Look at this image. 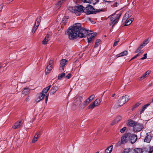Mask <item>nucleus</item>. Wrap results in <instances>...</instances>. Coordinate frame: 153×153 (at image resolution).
<instances>
[{
    "label": "nucleus",
    "instance_id": "obj_1",
    "mask_svg": "<svg viewBox=\"0 0 153 153\" xmlns=\"http://www.w3.org/2000/svg\"><path fill=\"white\" fill-rule=\"evenodd\" d=\"M85 32V33L89 34L88 33L90 32L89 30H86L84 28L81 27V24L80 23L75 24L71 27H70L67 31V35L69 36L70 39H74L76 38L77 33L79 31Z\"/></svg>",
    "mask_w": 153,
    "mask_h": 153
},
{
    "label": "nucleus",
    "instance_id": "obj_2",
    "mask_svg": "<svg viewBox=\"0 0 153 153\" xmlns=\"http://www.w3.org/2000/svg\"><path fill=\"white\" fill-rule=\"evenodd\" d=\"M85 13L87 15L96 14V12H99L103 11L102 9H96L95 11L94 7L90 5H88L85 8Z\"/></svg>",
    "mask_w": 153,
    "mask_h": 153
},
{
    "label": "nucleus",
    "instance_id": "obj_3",
    "mask_svg": "<svg viewBox=\"0 0 153 153\" xmlns=\"http://www.w3.org/2000/svg\"><path fill=\"white\" fill-rule=\"evenodd\" d=\"M46 93L42 91L41 93H39L37 94L36 96V98L35 99V101L37 102H38L43 99L44 97L46 96L45 102L47 103L48 99V94L46 96Z\"/></svg>",
    "mask_w": 153,
    "mask_h": 153
},
{
    "label": "nucleus",
    "instance_id": "obj_4",
    "mask_svg": "<svg viewBox=\"0 0 153 153\" xmlns=\"http://www.w3.org/2000/svg\"><path fill=\"white\" fill-rule=\"evenodd\" d=\"M121 15V13H119L118 14H115L111 16L110 18L111 22L110 25H112V26H113L115 24L117 23Z\"/></svg>",
    "mask_w": 153,
    "mask_h": 153
},
{
    "label": "nucleus",
    "instance_id": "obj_5",
    "mask_svg": "<svg viewBox=\"0 0 153 153\" xmlns=\"http://www.w3.org/2000/svg\"><path fill=\"white\" fill-rule=\"evenodd\" d=\"M129 17V15L127 13H126L123 17L122 22L125 23V26H128L130 25L134 20V18H132L128 19Z\"/></svg>",
    "mask_w": 153,
    "mask_h": 153
},
{
    "label": "nucleus",
    "instance_id": "obj_6",
    "mask_svg": "<svg viewBox=\"0 0 153 153\" xmlns=\"http://www.w3.org/2000/svg\"><path fill=\"white\" fill-rule=\"evenodd\" d=\"M129 100V97L126 95L120 97L119 100V106H121Z\"/></svg>",
    "mask_w": 153,
    "mask_h": 153
},
{
    "label": "nucleus",
    "instance_id": "obj_7",
    "mask_svg": "<svg viewBox=\"0 0 153 153\" xmlns=\"http://www.w3.org/2000/svg\"><path fill=\"white\" fill-rule=\"evenodd\" d=\"M143 128L144 126L143 124L136 122L133 127V130L134 132H138L141 131Z\"/></svg>",
    "mask_w": 153,
    "mask_h": 153
},
{
    "label": "nucleus",
    "instance_id": "obj_8",
    "mask_svg": "<svg viewBox=\"0 0 153 153\" xmlns=\"http://www.w3.org/2000/svg\"><path fill=\"white\" fill-rule=\"evenodd\" d=\"M129 142L132 144L135 143L137 140V135L134 134H131L129 133Z\"/></svg>",
    "mask_w": 153,
    "mask_h": 153
},
{
    "label": "nucleus",
    "instance_id": "obj_9",
    "mask_svg": "<svg viewBox=\"0 0 153 153\" xmlns=\"http://www.w3.org/2000/svg\"><path fill=\"white\" fill-rule=\"evenodd\" d=\"M129 133H127L124 134L121 137V142L122 144L126 143L128 141H129Z\"/></svg>",
    "mask_w": 153,
    "mask_h": 153
},
{
    "label": "nucleus",
    "instance_id": "obj_10",
    "mask_svg": "<svg viewBox=\"0 0 153 153\" xmlns=\"http://www.w3.org/2000/svg\"><path fill=\"white\" fill-rule=\"evenodd\" d=\"M134 151L136 153H148V149L146 147L143 148H135Z\"/></svg>",
    "mask_w": 153,
    "mask_h": 153
},
{
    "label": "nucleus",
    "instance_id": "obj_11",
    "mask_svg": "<svg viewBox=\"0 0 153 153\" xmlns=\"http://www.w3.org/2000/svg\"><path fill=\"white\" fill-rule=\"evenodd\" d=\"M83 100V97L82 96H79L76 98L74 100V104L76 106H79Z\"/></svg>",
    "mask_w": 153,
    "mask_h": 153
},
{
    "label": "nucleus",
    "instance_id": "obj_12",
    "mask_svg": "<svg viewBox=\"0 0 153 153\" xmlns=\"http://www.w3.org/2000/svg\"><path fill=\"white\" fill-rule=\"evenodd\" d=\"M53 62V60L51 59L49 61V64L47 65L46 68L45 70V73L46 74H47L49 73L50 71L52 70L53 67L51 65V64Z\"/></svg>",
    "mask_w": 153,
    "mask_h": 153
},
{
    "label": "nucleus",
    "instance_id": "obj_13",
    "mask_svg": "<svg viewBox=\"0 0 153 153\" xmlns=\"http://www.w3.org/2000/svg\"><path fill=\"white\" fill-rule=\"evenodd\" d=\"M67 60L65 59H62L60 61V66L59 70L61 72L63 71L64 70V66L67 64Z\"/></svg>",
    "mask_w": 153,
    "mask_h": 153
},
{
    "label": "nucleus",
    "instance_id": "obj_14",
    "mask_svg": "<svg viewBox=\"0 0 153 153\" xmlns=\"http://www.w3.org/2000/svg\"><path fill=\"white\" fill-rule=\"evenodd\" d=\"M22 127V124L21 121L17 122L14 124L12 127L14 129L19 128Z\"/></svg>",
    "mask_w": 153,
    "mask_h": 153
},
{
    "label": "nucleus",
    "instance_id": "obj_15",
    "mask_svg": "<svg viewBox=\"0 0 153 153\" xmlns=\"http://www.w3.org/2000/svg\"><path fill=\"white\" fill-rule=\"evenodd\" d=\"M89 30L90 31V32H89V33H90V35H88L90 36L91 35V36L89 37L88 38V43H89L91 42V41L92 40V39L97 34V33H90V32H91V30Z\"/></svg>",
    "mask_w": 153,
    "mask_h": 153
},
{
    "label": "nucleus",
    "instance_id": "obj_16",
    "mask_svg": "<svg viewBox=\"0 0 153 153\" xmlns=\"http://www.w3.org/2000/svg\"><path fill=\"white\" fill-rule=\"evenodd\" d=\"M75 8L76 9V10H78L81 13L83 12H84V10H85L84 7L81 5L76 6Z\"/></svg>",
    "mask_w": 153,
    "mask_h": 153
},
{
    "label": "nucleus",
    "instance_id": "obj_17",
    "mask_svg": "<svg viewBox=\"0 0 153 153\" xmlns=\"http://www.w3.org/2000/svg\"><path fill=\"white\" fill-rule=\"evenodd\" d=\"M136 122L131 120H129L127 123V125L129 126L133 127H134Z\"/></svg>",
    "mask_w": 153,
    "mask_h": 153
},
{
    "label": "nucleus",
    "instance_id": "obj_18",
    "mask_svg": "<svg viewBox=\"0 0 153 153\" xmlns=\"http://www.w3.org/2000/svg\"><path fill=\"white\" fill-rule=\"evenodd\" d=\"M88 33L89 34H85V32H84V31H81L80 32L79 31V32L77 33L78 36L80 38L85 37V35H90V33Z\"/></svg>",
    "mask_w": 153,
    "mask_h": 153
},
{
    "label": "nucleus",
    "instance_id": "obj_19",
    "mask_svg": "<svg viewBox=\"0 0 153 153\" xmlns=\"http://www.w3.org/2000/svg\"><path fill=\"white\" fill-rule=\"evenodd\" d=\"M99 1V0H83V2L95 4Z\"/></svg>",
    "mask_w": 153,
    "mask_h": 153
},
{
    "label": "nucleus",
    "instance_id": "obj_20",
    "mask_svg": "<svg viewBox=\"0 0 153 153\" xmlns=\"http://www.w3.org/2000/svg\"><path fill=\"white\" fill-rule=\"evenodd\" d=\"M150 73V71L149 70L147 71L145 74L140 77V80H142L148 76Z\"/></svg>",
    "mask_w": 153,
    "mask_h": 153
},
{
    "label": "nucleus",
    "instance_id": "obj_21",
    "mask_svg": "<svg viewBox=\"0 0 153 153\" xmlns=\"http://www.w3.org/2000/svg\"><path fill=\"white\" fill-rule=\"evenodd\" d=\"M89 103L87 100L84 101L82 104L80 106V108L81 109H83L85 108Z\"/></svg>",
    "mask_w": 153,
    "mask_h": 153
},
{
    "label": "nucleus",
    "instance_id": "obj_22",
    "mask_svg": "<svg viewBox=\"0 0 153 153\" xmlns=\"http://www.w3.org/2000/svg\"><path fill=\"white\" fill-rule=\"evenodd\" d=\"M128 54V52L126 51H124L121 53L117 55V57H119L120 56H123L127 55Z\"/></svg>",
    "mask_w": 153,
    "mask_h": 153
},
{
    "label": "nucleus",
    "instance_id": "obj_23",
    "mask_svg": "<svg viewBox=\"0 0 153 153\" xmlns=\"http://www.w3.org/2000/svg\"><path fill=\"white\" fill-rule=\"evenodd\" d=\"M50 40V37L48 35L42 41V43L43 45H45L47 44L48 41Z\"/></svg>",
    "mask_w": 153,
    "mask_h": 153
},
{
    "label": "nucleus",
    "instance_id": "obj_24",
    "mask_svg": "<svg viewBox=\"0 0 153 153\" xmlns=\"http://www.w3.org/2000/svg\"><path fill=\"white\" fill-rule=\"evenodd\" d=\"M151 135H148L147 134V135L144 139V142L147 143H149L151 140Z\"/></svg>",
    "mask_w": 153,
    "mask_h": 153
},
{
    "label": "nucleus",
    "instance_id": "obj_25",
    "mask_svg": "<svg viewBox=\"0 0 153 153\" xmlns=\"http://www.w3.org/2000/svg\"><path fill=\"white\" fill-rule=\"evenodd\" d=\"M150 105V104L149 103H148L143 106L141 108V110L140 112V114H141L142 113H143L144 111L147 108V107Z\"/></svg>",
    "mask_w": 153,
    "mask_h": 153
},
{
    "label": "nucleus",
    "instance_id": "obj_26",
    "mask_svg": "<svg viewBox=\"0 0 153 153\" xmlns=\"http://www.w3.org/2000/svg\"><path fill=\"white\" fill-rule=\"evenodd\" d=\"M40 132H39V133H36L34 137V138H33L32 140V142L33 143H35L36 142L39 136V134Z\"/></svg>",
    "mask_w": 153,
    "mask_h": 153
},
{
    "label": "nucleus",
    "instance_id": "obj_27",
    "mask_svg": "<svg viewBox=\"0 0 153 153\" xmlns=\"http://www.w3.org/2000/svg\"><path fill=\"white\" fill-rule=\"evenodd\" d=\"M113 149V146H111L108 147L105 150V153H111Z\"/></svg>",
    "mask_w": 153,
    "mask_h": 153
},
{
    "label": "nucleus",
    "instance_id": "obj_28",
    "mask_svg": "<svg viewBox=\"0 0 153 153\" xmlns=\"http://www.w3.org/2000/svg\"><path fill=\"white\" fill-rule=\"evenodd\" d=\"M41 17L40 16L38 17L36 21L35 24H36V25L39 26L41 21Z\"/></svg>",
    "mask_w": 153,
    "mask_h": 153
},
{
    "label": "nucleus",
    "instance_id": "obj_29",
    "mask_svg": "<svg viewBox=\"0 0 153 153\" xmlns=\"http://www.w3.org/2000/svg\"><path fill=\"white\" fill-rule=\"evenodd\" d=\"M68 16H65L63 18L62 21V23L65 25L66 23L68 21Z\"/></svg>",
    "mask_w": 153,
    "mask_h": 153
},
{
    "label": "nucleus",
    "instance_id": "obj_30",
    "mask_svg": "<svg viewBox=\"0 0 153 153\" xmlns=\"http://www.w3.org/2000/svg\"><path fill=\"white\" fill-rule=\"evenodd\" d=\"M102 101V99H96L94 102L96 106L99 105Z\"/></svg>",
    "mask_w": 153,
    "mask_h": 153
},
{
    "label": "nucleus",
    "instance_id": "obj_31",
    "mask_svg": "<svg viewBox=\"0 0 153 153\" xmlns=\"http://www.w3.org/2000/svg\"><path fill=\"white\" fill-rule=\"evenodd\" d=\"M57 90V89L56 87H52L50 90L51 94H53Z\"/></svg>",
    "mask_w": 153,
    "mask_h": 153
},
{
    "label": "nucleus",
    "instance_id": "obj_32",
    "mask_svg": "<svg viewBox=\"0 0 153 153\" xmlns=\"http://www.w3.org/2000/svg\"><path fill=\"white\" fill-rule=\"evenodd\" d=\"M143 48V46L141 45V44L140 46H139L138 48H137L136 50L135 51V53H138V52H142L143 50L141 51V50Z\"/></svg>",
    "mask_w": 153,
    "mask_h": 153
},
{
    "label": "nucleus",
    "instance_id": "obj_33",
    "mask_svg": "<svg viewBox=\"0 0 153 153\" xmlns=\"http://www.w3.org/2000/svg\"><path fill=\"white\" fill-rule=\"evenodd\" d=\"M65 73H62L59 74L58 76V79L59 80H61L62 78L65 77Z\"/></svg>",
    "mask_w": 153,
    "mask_h": 153
},
{
    "label": "nucleus",
    "instance_id": "obj_34",
    "mask_svg": "<svg viewBox=\"0 0 153 153\" xmlns=\"http://www.w3.org/2000/svg\"><path fill=\"white\" fill-rule=\"evenodd\" d=\"M96 106V105L95 103L93 102L91 103L88 107V109H93Z\"/></svg>",
    "mask_w": 153,
    "mask_h": 153
},
{
    "label": "nucleus",
    "instance_id": "obj_35",
    "mask_svg": "<svg viewBox=\"0 0 153 153\" xmlns=\"http://www.w3.org/2000/svg\"><path fill=\"white\" fill-rule=\"evenodd\" d=\"M30 91V89L27 88H25L23 91L22 93L25 95H26L29 93Z\"/></svg>",
    "mask_w": 153,
    "mask_h": 153
},
{
    "label": "nucleus",
    "instance_id": "obj_36",
    "mask_svg": "<svg viewBox=\"0 0 153 153\" xmlns=\"http://www.w3.org/2000/svg\"><path fill=\"white\" fill-rule=\"evenodd\" d=\"M94 97L95 95L94 94H92L86 100L90 102L94 99Z\"/></svg>",
    "mask_w": 153,
    "mask_h": 153
},
{
    "label": "nucleus",
    "instance_id": "obj_37",
    "mask_svg": "<svg viewBox=\"0 0 153 153\" xmlns=\"http://www.w3.org/2000/svg\"><path fill=\"white\" fill-rule=\"evenodd\" d=\"M38 27L39 26L36 25V24H35L34 25L32 30V33H35V31L37 29Z\"/></svg>",
    "mask_w": 153,
    "mask_h": 153
},
{
    "label": "nucleus",
    "instance_id": "obj_38",
    "mask_svg": "<svg viewBox=\"0 0 153 153\" xmlns=\"http://www.w3.org/2000/svg\"><path fill=\"white\" fill-rule=\"evenodd\" d=\"M122 118V117L120 116H118L116 117L114 120L115 122L117 123L121 120Z\"/></svg>",
    "mask_w": 153,
    "mask_h": 153
},
{
    "label": "nucleus",
    "instance_id": "obj_39",
    "mask_svg": "<svg viewBox=\"0 0 153 153\" xmlns=\"http://www.w3.org/2000/svg\"><path fill=\"white\" fill-rule=\"evenodd\" d=\"M51 87V85H50L48 86V87L44 88L42 90L43 91V92H44L46 94L48 92L49 89H50Z\"/></svg>",
    "mask_w": 153,
    "mask_h": 153
},
{
    "label": "nucleus",
    "instance_id": "obj_40",
    "mask_svg": "<svg viewBox=\"0 0 153 153\" xmlns=\"http://www.w3.org/2000/svg\"><path fill=\"white\" fill-rule=\"evenodd\" d=\"M146 148L148 149V153H152L153 151V146L152 147L148 146L146 147Z\"/></svg>",
    "mask_w": 153,
    "mask_h": 153
},
{
    "label": "nucleus",
    "instance_id": "obj_41",
    "mask_svg": "<svg viewBox=\"0 0 153 153\" xmlns=\"http://www.w3.org/2000/svg\"><path fill=\"white\" fill-rule=\"evenodd\" d=\"M149 42L148 41V39H147L144 42H143L141 44V45H143V46H144L146 45L149 43Z\"/></svg>",
    "mask_w": 153,
    "mask_h": 153
},
{
    "label": "nucleus",
    "instance_id": "obj_42",
    "mask_svg": "<svg viewBox=\"0 0 153 153\" xmlns=\"http://www.w3.org/2000/svg\"><path fill=\"white\" fill-rule=\"evenodd\" d=\"M76 16H80L81 14V13L78 10H76V9L75 8L74 9V12Z\"/></svg>",
    "mask_w": 153,
    "mask_h": 153
},
{
    "label": "nucleus",
    "instance_id": "obj_43",
    "mask_svg": "<svg viewBox=\"0 0 153 153\" xmlns=\"http://www.w3.org/2000/svg\"><path fill=\"white\" fill-rule=\"evenodd\" d=\"M100 40L99 39H97L96 41V42L95 43V46H94V47L95 48L99 46V45L100 44Z\"/></svg>",
    "mask_w": 153,
    "mask_h": 153
},
{
    "label": "nucleus",
    "instance_id": "obj_44",
    "mask_svg": "<svg viewBox=\"0 0 153 153\" xmlns=\"http://www.w3.org/2000/svg\"><path fill=\"white\" fill-rule=\"evenodd\" d=\"M131 149L130 148L125 149L123 153H131Z\"/></svg>",
    "mask_w": 153,
    "mask_h": 153
},
{
    "label": "nucleus",
    "instance_id": "obj_45",
    "mask_svg": "<svg viewBox=\"0 0 153 153\" xmlns=\"http://www.w3.org/2000/svg\"><path fill=\"white\" fill-rule=\"evenodd\" d=\"M126 127H124L120 129V132L121 133H123L126 130Z\"/></svg>",
    "mask_w": 153,
    "mask_h": 153
},
{
    "label": "nucleus",
    "instance_id": "obj_46",
    "mask_svg": "<svg viewBox=\"0 0 153 153\" xmlns=\"http://www.w3.org/2000/svg\"><path fill=\"white\" fill-rule=\"evenodd\" d=\"M74 9H73L72 7H70L69 8V10L72 13H74Z\"/></svg>",
    "mask_w": 153,
    "mask_h": 153
},
{
    "label": "nucleus",
    "instance_id": "obj_47",
    "mask_svg": "<svg viewBox=\"0 0 153 153\" xmlns=\"http://www.w3.org/2000/svg\"><path fill=\"white\" fill-rule=\"evenodd\" d=\"M140 103L139 102H137L134 105V108H137L139 106V105H140Z\"/></svg>",
    "mask_w": 153,
    "mask_h": 153
},
{
    "label": "nucleus",
    "instance_id": "obj_48",
    "mask_svg": "<svg viewBox=\"0 0 153 153\" xmlns=\"http://www.w3.org/2000/svg\"><path fill=\"white\" fill-rule=\"evenodd\" d=\"M117 123V122H116L115 121V120H114L111 123L110 125L111 126H113L115 124Z\"/></svg>",
    "mask_w": 153,
    "mask_h": 153
},
{
    "label": "nucleus",
    "instance_id": "obj_49",
    "mask_svg": "<svg viewBox=\"0 0 153 153\" xmlns=\"http://www.w3.org/2000/svg\"><path fill=\"white\" fill-rule=\"evenodd\" d=\"M119 42V41L115 42L113 44V47H115L117 46L118 45Z\"/></svg>",
    "mask_w": 153,
    "mask_h": 153
},
{
    "label": "nucleus",
    "instance_id": "obj_50",
    "mask_svg": "<svg viewBox=\"0 0 153 153\" xmlns=\"http://www.w3.org/2000/svg\"><path fill=\"white\" fill-rule=\"evenodd\" d=\"M71 74H68V75H67L66 76V77L68 79H69L71 78Z\"/></svg>",
    "mask_w": 153,
    "mask_h": 153
},
{
    "label": "nucleus",
    "instance_id": "obj_51",
    "mask_svg": "<svg viewBox=\"0 0 153 153\" xmlns=\"http://www.w3.org/2000/svg\"><path fill=\"white\" fill-rule=\"evenodd\" d=\"M3 4L0 5V12H1L3 8Z\"/></svg>",
    "mask_w": 153,
    "mask_h": 153
},
{
    "label": "nucleus",
    "instance_id": "obj_52",
    "mask_svg": "<svg viewBox=\"0 0 153 153\" xmlns=\"http://www.w3.org/2000/svg\"><path fill=\"white\" fill-rule=\"evenodd\" d=\"M30 99V97L29 96H28L26 99L25 101L26 102H28L29 101Z\"/></svg>",
    "mask_w": 153,
    "mask_h": 153
},
{
    "label": "nucleus",
    "instance_id": "obj_53",
    "mask_svg": "<svg viewBox=\"0 0 153 153\" xmlns=\"http://www.w3.org/2000/svg\"><path fill=\"white\" fill-rule=\"evenodd\" d=\"M138 53L136 55L137 57L140 56V55L143 53V52H138Z\"/></svg>",
    "mask_w": 153,
    "mask_h": 153
},
{
    "label": "nucleus",
    "instance_id": "obj_54",
    "mask_svg": "<svg viewBox=\"0 0 153 153\" xmlns=\"http://www.w3.org/2000/svg\"><path fill=\"white\" fill-rule=\"evenodd\" d=\"M13 1V0H7L6 1V3H9L12 2Z\"/></svg>",
    "mask_w": 153,
    "mask_h": 153
},
{
    "label": "nucleus",
    "instance_id": "obj_55",
    "mask_svg": "<svg viewBox=\"0 0 153 153\" xmlns=\"http://www.w3.org/2000/svg\"><path fill=\"white\" fill-rule=\"evenodd\" d=\"M89 20L93 24H94L95 23L94 21H92L91 19L90 18H88Z\"/></svg>",
    "mask_w": 153,
    "mask_h": 153
},
{
    "label": "nucleus",
    "instance_id": "obj_56",
    "mask_svg": "<svg viewBox=\"0 0 153 153\" xmlns=\"http://www.w3.org/2000/svg\"><path fill=\"white\" fill-rule=\"evenodd\" d=\"M146 57H144V56H143V57L141 58H140V59L141 60H143L146 59Z\"/></svg>",
    "mask_w": 153,
    "mask_h": 153
},
{
    "label": "nucleus",
    "instance_id": "obj_57",
    "mask_svg": "<svg viewBox=\"0 0 153 153\" xmlns=\"http://www.w3.org/2000/svg\"><path fill=\"white\" fill-rule=\"evenodd\" d=\"M137 57L136 56V55H135L134 56V57H133V58H132L131 59V60H132V59H135V58H137Z\"/></svg>",
    "mask_w": 153,
    "mask_h": 153
},
{
    "label": "nucleus",
    "instance_id": "obj_58",
    "mask_svg": "<svg viewBox=\"0 0 153 153\" xmlns=\"http://www.w3.org/2000/svg\"><path fill=\"white\" fill-rule=\"evenodd\" d=\"M147 54L146 53L143 56H144V57H146V58H147Z\"/></svg>",
    "mask_w": 153,
    "mask_h": 153
},
{
    "label": "nucleus",
    "instance_id": "obj_59",
    "mask_svg": "<svg viewBox=\"0 0 153 153\" xmlns=\"http://www.w3.org/2000/svg\"><path fill=\"white\" fill-rule=\"evenodd\" d=\"M115 94H114L111 95V97H114L115 96Z\"/></svg>",
    "mask_w": 153,
    "mask_h": 153
},
{
    "label": "nucleus",
    "instance_id": "obj_60",
    "mask_svg": "<svg viewBox=\"0 0 153 153\" xmlns=\"http://www.w3.org/2000/svg\"><path fill=\"white\" fill-rule=\"evenodd\" d=\"M105 91L103 93V94H102V96H103V94H104V93H105Z\"/></svg>",
    "mask_w": 153,
    "mask_h": 153
},
{
    "label": "nucleus",
    "instance_id": "obj_61",
    "mask_svg": "<svg viewBox=\"0 0 153 153\" xmlns=\"http://www.w3.org/2000/svg\"><path fill=\"white\" fill-rule=\"evenodd\" d=\"M1 65H0V68H1Z\"/></svg>",
    "mask_w": 153,
    "mask_h": 153
},
{
    "label": "nucleus",
    "instance_id": "obj_62",
    "mask_svg": "<svg viewBox=\"0 0 153 153\" xmlns=\"http://www.w3.org/2000/svg\"><path fill=\"white\" fill-rule=\"evenodd\" d=\"M96 153H99V152H97Z\"/></svg>",
    "mask_w": 153,
    "mask_h": 153
},
{
    "label": "nucleus",
    "instance_id": "obj_63",
    "mask_svg": "<svg viewBox=\"0 0 153 153\" xmlns=\"http://www.w3.org/2000/svg\"><path fill=\"white\" fill-rule=\"evenodd\" d=\"M152 101L153 102V98L152 99Z\"/></svg>",
    "mask_w": 153,
    "mask_h": 153
},
{
    "label": "nucleus",
    "instance_id": "obj_64",
    "mask_svg": "<svg viewBox=\"0 0 153 153\" xmlns=\"http://www.w3.org/2000/svg\"><path fill=\"white\" fill-rule=\"evenodd\" d=\"M82 1L83 2V0H82Z\"/></svg>",
    "mask_w": 153,
    "mask_h": 153
}]
</instances>
